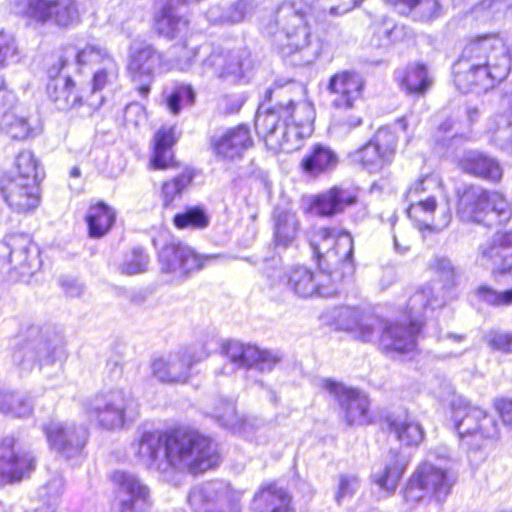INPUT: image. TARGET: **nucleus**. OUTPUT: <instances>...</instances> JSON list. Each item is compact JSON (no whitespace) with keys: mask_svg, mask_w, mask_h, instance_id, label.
I'll return each mask as SVG.
<instances>
[{"mask_svg":"<svg viewBox=\"0 0 512 512\" xmlns=\"http://www.w3.org/2000/svg\"><path fill=\"white\" fill-rule=\"evenodd\" d=\"M17 47L12 35L0 31V68L4 67L9 59L15 56Z\"/></svg>","mask_w":512,"mask_h":512,"instance_id":"nucleus-63","label":"nucleus"},{"mask_svg":"<svg viewBox=\"0 0 512 512\" xmlns=\"http://www.w3.org/2000/svg\"><path fill=\"white\" fill-rule=\"evenodd\" d=\"M15 164L17 169V173L15 174L16 176L22 178H27L29 176L39 182V163L31 151H21L16 157Z\"/></svg>","mask_w":512,"mask_h":512,"instance_id":"nucleus-55","label":"nucleus"},{"mask_svg":"<svg viewBox=\"0 0 512 512\" xmlns=\"http://www.w3.org/2000/svg\"><path fill=\"white\" fill-rule=\"evenodd\" d=\"M24 14L37 23L51 21L59 27H69L79 22L74 0H25Z\"/></svg>","mask_w":512,"mask_h":512,"instance_id":"nucleus-20","label":"nucleus"},{"mask_svg":"<svg viewBox=\"0 0 512 512\" xmlns=\"http://www.w3.org/2000/svg\"><path fill=\"white\" fill-rule=\"evenodd\" d=\"M47 95L58 110L68 111L86 105V92L75 91V84L71 77L59 78L49 81L47 84Z\"/></svg>","mask_w":512,"mask_h":512,"instance_id":"nucleus-32","label":"nucleus"},{"mask_svg":"<svg viewBox=\"0 0 512 512\" xmlns=\"http://www.w3.org/2000/svg\"><path fill=\"white\" fill-rule=\"evenodd\" d=\"M488 209L485 213V225L505 224L512 216V208L506 198L498 192L487 191Z\"/></svg>","mask_w":512,"mask_h":512,"instance_id":"nucleus-44","label":"nucleus"},{"mask_svg":"<svg viewBox=\"0 0 512 512\" xmlns=\"http://www.w3.org/2000/svg\"><path fill=\"white\" fill-rule=\"evenodd\" d=\"M86 411L93 415L106 430H117L135 421L139 414L138 401L123 389H111L96 394L87 404Z\"/></svg>","mask_w":512,"mask_h":512,"instance_id":"nucleus-9","label":"nucleus"},{"mask_svg":"<svg viewBox=\"0 0 512 512\" xmlns=\"http://www.w3.org/2000/svg\"><path fill=\"white\" fill-rule=\"evenodd\" d=\"M209 142L215 156L228 161L241 159L253 145L250 129L243 124L214 133Z\"/></svg>","mask_w":512,"mask_h":512,"instance_id":"nucleus-23","label":"nucleus"},{"mask_svg":"<svg viewBox=\"0 0 512 512\" xmlns=\"http://www.w3.org/2000/svg\"><path fill=\"white\" fill-rule=\"evenodd\" d=\"M460 165L465 172L492 182L502 178V168L498 161L479 151H467Z\"/></svg>","mask_w":512,"mask_h":512,"instance_id":"nucleus-35","label":"nucleus"},{"mask_svg":"<svg viewBox=\"0 0 512 512\" xmlns=\"http://www.w3.org/2000/svg\"><path fill=\"white\" fill-rule=\"evenodd\" d=\"M363 88L364 81L356 72L342 71L329 79L327 91L331 97V106L343 113L352 111L336 120L339 128L350 131L362 124V116L357 112V106L361 102Z\"/></svg>","mask_w":512,"mask_h":512,"instance_id":"nucleus-10","label":"nucleus"},{"mask_svg":"<svg viewBox=\"0 0 512 512\" xmlns=\"http://www.w3.org/2000/svg\"><path fill=\"white\" fill-rule=\"evenodd\" d=\"M397 439L406 446H418L423 438L422 426L410 415L397 416L389 423Z\"/></svg>","mask_w":512,"mask_h":512,"instance_id":"nucleus-41","label":"nucleus"},{"mask_svg":"<svg viewBox=\"0 0 512 512\" xmlns=\"http://www.w3.org/2000/svg\"><path fill=\"white\" fill-rule=\"evenodd\" d=\"M175 226L180 229L187 227L205 228L209 224V218L206 213L198 208H189L183 213H178L173 220Z\"/></svg>","mask_w":512,"mask_h":512,"instance_id":"nucleus-53","label":"nucleus"},{"mask_svg":"<svg viewBox=\"0 0 512 512\" xmlns=\"http://www.w3.org/2000/svg\"><path fill=\"white\" fill-rule=\"evenodd\" d=\"M428 269L439 277L444 287L450 288L456 285L459 271L449 258L445 256L433 257L428 263Z\"/></svg>","mask_w":512,"mask_h":512,"instance_id":"nucleus-47","label":"nucleus"},{"mask_svg":"<svg viewBox=\"0 0 512 512\" xmlns=\"http://www.w3.org/2000/svg\"><path fill=\"white\" fill-rule=\"evenodd\" d=\"M510 70V57L498 34L478 37L468 43L454 66V81L463 92H487L503 81Z\"/></svg>","mask_w":512,"mask_h":512,"instance_id":"nucleus-5","label":"nucleus"},{"mask_svg":"<svg viewBox=\"0 0 512 512\" xmlns=\"http://www.w3.org/2000/svg\"><path fill=\"white\" fill-rule=\"evenodd\" d=\"M310 246L319 269L330 274L338 270L343 280L353 275V239L349 233L320 227L312 234Z\"/></svg>","mask_w":512,"mask_h":512,"instance_id":"nucleus-6","label":"nucleus"},{"mask_svg":"<svg viewBox=\"0 0 512 512\" xmlns=\"http://www.w3.org/2000/svg\"><path fill=\"white\" fill-rule=\"evenodd\" d=\"M398 27L391 22L384 21L373 25V35L370 45L374 48H386L392 41L395 34L398 33Z\"/></svg>","mask_w":512,"mask_h":512,"instance_id":"nucleus-54","label":"nucleus"},{"mask_svg":"<svg viewBox=\"0 0 512 512\" xmlns=\"http://www.w3.org/2000/svg\"><path fill=\"white\" fill-rule=\"evenodd\" d=\"M116 219L115 210L100 202L91 206L86 216L89 236L92 238L103 237L113 226Z\"/></svg>","mask_w":512,"mask_h":512,"instance_id":"nucleus-40","label":"nucleus"},{"mask_svg":"<svg viewBox=\"0 0 512 512\" xmlns=\"http://www.w3.org/2000/svg\"><path fill=\"white\" fill-rule=\"evenodd\" d=\"M61 346L60 336L50 329L30 326L17 337L12 352L13 364L22 372H31L54 363Z\"/></svg>","mask_w":512,"mask_h":512,"instance_id":"nucleus-8","label":"nucleus"},{"mask_svg":"<svg viewBox=\"0 0 512 512\" xmlns=\"http://www.w3.org/2000/svg\"><path fill=\"white\" fill-rule=\"evenodd\" d=\"M286 284L299 297H333L339 292V283L343 280L338 270L332 274L319 269L314 273L305 266H294L285 274Z\"/></svg>","mask_w":512,"mask_h":512,"instance_id":"nucleus-13","label":"nucleus"},{"mask_svg":"<svg viewBox=\"0 0 512 512\" xmlns=\"http://www.w3.org/2000/svg\"><path fill=\"white\" fill-rule=\"evenodd\" d=\"M199 47L187 48L185 45H174L169 49V58L171 69L188 71L194 60L198 57Z\"/></svg>","mask_w":512,"mask_h":512,"instance_id":"nucleus-50","label":"nucleus"},{"mask_svg":"<svg viewBox=\"0 0 512 512\" xmlns=\"http://www.w3.org/2000/svg\"><path fill=\"white\" fill-rule=\"evenodd\" d=\"M413 9L423 21H430L441 15L442 8L438 0H417Z\"/></svg>","mask_w":512,"mask_h":512,"instance_id":"nucleus-62","label":"nucleus"},{"mask_svg":"<svg viewBox=\"0 0 512 512\" xmlns=\"http://www.w3.org/2000/svg\"><path fill=\"white\" fill-rule=\"evenodd\" d=\"M357 194L349 189L334 186L328 191L317 195L314 199V208L320 215L332 216L354 205Z\"/></svg>","mask_w":512,"mask_h":512,"instance_id":"nucleus-34","label":"nucleus"},{"mask_svg":"<svg viewBox=\"0 0 512 512\" xmlns=\"http://www.w3.org/2000/svg\"><path fill=\"white\" fill-rule=\"evenodd\" d=\"M453 484L454 479L446 469L424 462L409 478L403 491V498L411 506L431 500L442 503L449 495Z\"/></svg>","mask_w":512,"mask_h":512,"instance_id":"nucleus-11","label":"nucleus"},{"mask_svg":"<svg viewBox=\"0 0 512 512\" xmlns=\"http://www.w3.org/2000/svg\"><path fill=\"white\" fill-rule=\"evenodd\" d=\"M322 388L338 403L349 426H361L370 423V404L365 394L332 379H324Z\"/></svg>","mask_w":512,"mask_h":512,"instance_id":"nucleus-16","label":"nucleus"},{"mask_svg":"<svg viewBox=\"0 0 512 512\" xmlns=\"http://www.w3.org/2000/svg\"><path fill=\"white\" fill-rule=\"evenodd\" d=\"M112 480L117 486L119 512H145L150 507V489L136 475L116 471Z\"/></svg>","mask_w":512,"mask_h":512,"instance_id":"nucleus-22","label":"nucleus"},{"mask_svg":"<svg viewBox=\"0 0 512 512\" xmlns=\"http://www.w3.org/2000/svg\"><path fill=\"white\" fill-rule=\"evenodd\" d=\"M140 462L164 478L173 471L197 474L218 465L219 455L212 441L197 431L144 432L137 443Z\"/></svg>","mask_w":512,"mask_h":512,"instance_id":"nucleus-2","label":"nucleus"},{"mask_svg":"<svg viewBox=\"0 0 512 512\" xmlns=\"http://www.w3.org/2000/svg\"><path fill=\"white\" fill-rule=\"evenodd\" d=\"M37 122L17 104V98L11 91L0 92V131L13 139L24 140L38 133Z\"/></svg>","mask_w":512,"mask_h":512,"instance_id":"nucleus-18","label":"nucleus"},{"mask_svg":"<svg viewBox=\"0 0 512 512\" xmlns=\"http://www.w3.org/2000/svg\"><path fill=\"white\" fill-rule=\"evenodd\" d=\"M481 265L493 272L509 273L512 276V231L496 233L479 248Z\"/></svg>","mask_w":512,"mask_h":512,"instance_id":"nucleus-25","label":"nucleus"},{"mask_svg":"<svg viewBox=\"0 0 512 512\" xmlns=\"http://www.w3.org/2000/svg\"><path fill=\"white\" fill-rule=\"evenodd\" d=\"M212 417L223 427L234 430L240 420L236 413L235 404L229 399H219L212 411Z\"/></svg>","mask_w":512,"mask_h":512,"instance_id":"nucleus-49","label":"nucleus"},{"mask_svg":"<svg viewBox=\"0 0 512 512\" xmlns=\"http://www.w3.org/2000/svg\"><path fill=\"white\" fill-rule=\"evenodd\" d=\"M473 14L484 21L502 18L512 14V0H481L473 8Z\"/></svg>","mask_w":512,"mask_h":512,"instance_id":"nucleus-46","label":"nucleus"},{"mask_svg":"<svg viewBox=\"0 0 512 512\" xmlns=\"http://www.w3.org/2000/svg\"><path fill=\"white\" fill-rule=\"evenodd\" d=\"M477 295L486 303L494 306L512 305V288L498 292L488 286H480Z\"/></svg>","mask_w":512,"mask_h":512,"instance_id":"nucleus-59","label":"nucleus"},{"mask_svg":"<svg viewBox=\"0 0 512 512\" xmlns=\"http://www.w3.org/2000/svg\"><path fill=\"white\" fill-rule=\"evenodd\" d=\"M452 419L461 444L467 450L480 451L499 437L496 419L461 397L452 403Z\"/></svg>","mask_w":512,"mask_h":512,"instance_id":"nucleus-7","label":"nucleus"},{"mask_svg":"<svg viewBox=\"0 0 512 512\" xmlns=\"http://www.w3.org/2000/svg\"><path fill=\"white\" fill-rule=\"evenodd\" d=\"M32 402L23 393L0 389V411L12 417H27L32 412Z\"/></svg>","mask_w":512,"mask_h":512,"instance_id":"nucleus-43","label":"nucleus"},{"mask_svg":"<svg viewBox=\"0 0 512 512\" xmlns=\"http://www.w3.org/2000/svg\"><path fill=\"white\" fill-rule=\"evenodd\" d=\"M119 75V67L114 59H108L106 64L97 69L93 75L92 85L86 92V105L89 108L88 113L99 109L104 102L102 91L106 87L113 86Z\"/></svg>","mask_w":512,"mask_h":512,"instance_id":"nucleus-33","label":"nucleus"},{"mask_svg":"<svg viewBox=\"0 0 512 512\" xmlns=\"http://www.w3.org/2000/svg\"><path fill=\"white\" fill-rule=\"evenodd\" d=\"M437 186L436 179L431 175H426L425 177L420 178L416 182H414L406 192V200L410 202V206L408 209L409 216L417 215L420 212H424L425 214H432L436 207L437 202L436 199L432 196H429L425 199L419 198L417 199L421 193L427 192L432 188Z\"/></svg>","mask_w":512,"mask_h":512,"instance_id":"nucleus-38","label":"nucleus"},{"mask_svg":"<svg viewBox=\"0 0 512 512\" xmlns=\"http://www.w3.org/2000/svg\"><path fill=\"white\" fill-rule=\"evenodd\" d=\"M485 340L494 350L505 353L512 352V334L500 331H490L485 335Z\"/></svg>","mask_w":512,"mask_h":512,"instance_id":"nucleus-61","label":"nucleus"},{"mask_svg":"<svg viewBox=\"0 0 512 512\" xmlns=\"http://www.w3.org/2000/svg\"><path fill=\"white\" fill-rule=\"evenodd\" d=\"M459 193L458 215L467 222L483 223L488 209L487 191L479 186H466Z\"/></svg>","mask_w":512,"mask_h":512,"instance_id":"nucleus-30","label":"nucleus"},{"mask_svg":"<svg viewBox=\"0 0 512 512\" xmlns=\"http://www.w3.org/2000/svg\"><path fill=\"white\" fill-rule=\"evenodd\" d=\"M0 252H9V262L22 276H29L39 267L38 249L26 235H11L0 243Z\"/></svg>","mask_w":512,"mask_h":512,"instance_id":"nucleus-26","label":"nucleus"},{"mask_svg":"<svg viewBox=\"0 0 512 512\" xmlns=\"http://www.w3.org/2000/svg\"><path fill=\"white\" fill-rule=\"evenodd\" d=\"M188 21L181 15L177 1L167 0L154 14V29L159 36L173 40L186 33Z\"/></svg>","mask_w":512,"mask_h":512,"instance_id":"nucleus-28","label":"nucleus"},{"mask_svg":"<svg viewBox=\"0 0 512 512\" xmlns=\"http://www.w3.org/2000/svg\"><path fill=\"white\" fill-rule=\"evenodd\" d=\"M198 57L201 58L199 74L201 76L217 77L223 76L222 65L227 58L221 47L205 44L199 46Z\"/></svg>","mask_w":512,"mask_h":512,"instance_id":"nucleus-42","label":"nucleus"},{"mask_svg":"<svg viewBox=\"0 0 512 512\" xmlns=\"http://www.w3.org/2000/svg\"><path fill=\"white\" fill-rule=\"evenodd\" d=\"M258 6L257 0H238L225 14V20L239 23L250 18Z\"/></svg>","mask_w":512,"mask_h":512,"instance_id":"nucleus-58","label":"nucleus"},{"mask_svg":"<svg viewBox=\"0 0 512 512\" xmlns=\"http://www.w3.org/2000/svg\"><path fill=\"white\" fill-rule=\"evenodd\" d=\"M273 240L277 247L292 246L298 236L300 223L296 213L286 207L277 205L272 213Z\"/></svg>","mask_w":512,"mask_h":512,"instance_id":"nucleus-31","label":"nucleus"},{"mask_svg":"<svg viewBox=\"0 0 512 512\" xmlns=\"http://www.w3.org/2000/svg\"><path fill=\"white\" fill-rule=\"evenodd\" d=\"M42 430L50 447L66 459L78 456L88 437L87 429L72 421L51 420Z\"/></svg>","mask_w":512,"mask_h":512,"instance_id":"nucleus-17","label":"nucleus"},{"mask_svg":"<svg viewBox=\"0 0 512 512\" xmlns=\"http://www.w3.org/2000/svg\"><path fill=\"white\" fill-rule=\"evenodd\" d=\"M223 350L232 364L248 370L270 372L281 360V356L277 352L260 350L254 345H246L238 341L228 342Z\"/></svg>","mask_w":512,"mask_h":512,"instance_id":"nucleus-24","label":"nucleus"},{"mask_svg":"<svg viewBox=\"0 0 512 512\" xmlns=\"http://www.w3.org/2000/svg\"><path fill=\"white\" fill-rule=\"evenodd\" d=\"M227 58L226 63L222 65L223 76L219 78L230 81L231 83H237L244 77V63L238 54L227 52L225 53Z\"/></svg>","mask_w":512,"mask_h":512,"instance_id":"nucleus-57","label":"nucleus"},{"mask_svg":"<svg viewBox=\"0 0 512 512\" xmlns=\"http://www.w3.org/2000/svg\"><path fill=\"white\" fill-rule=\"evenodd\" d=\"M445 301L436 295L433 287L426 284L420 287L408 300L407 315L409 324L384 321L378 317L365 316L357 308H342L339 325L350 331L362 342H371L379 336V344L386 353L404 354L415 350L416 335L420 332V318L428 309L442 307Z\"/></svg>","mask_w":512,"mask_h":512,"instance_id":"nucleus-1","label":"nucleus"},{"mask_svg":"<svg viewBox=\"0 0 512 512\" xmlns=\"http://www.w3.org/2000/svg\"><path fill=\"white\" fill-rule=\"evenodd\" d=\"M193 178V173L186 170L172 180L164 182L161 187L163 207L168 208L179 199L183 191L192 183Z\"/></svg>","mask_w":512,"mask_h":512,"instance_id":"nucleus-45","label":"nucleus"},{"mask_svg":"<svg viewBox=\"0 0 512 512\" xmlns=\"http://www.w3.org/2000/svg\"><path fill=\"white\" fill-rule=\"evenodd\" d=\"M127 70L132 80L140 83L139 94L146 97L155 72L171 70V63L164 53L151 44H142L130 47Z\"/></svg>","mask_w":512,"mask_h":512,"instance_id":"nucleus-12","label":"nucleus"},{"mask_svg":"<svg viewBox=\"0 0 512 512\" xmlns=\"http://www.w3.org/2000/svg\"><path fill=\"white\" fill-rule=\"evenodd\" d=\"M409 459L406 455L391 449L382 466L375 468L371 474V480L379 489L387 495L395 493Z\"/></svg>","mask_w":512,"mask_h":512,"instance_id":"nucleus-27","label":"nucleus"},{"mask_svg":"<svg viewBox=\"0 0 512 512\" xmlns=\"http://www.w3.org/2000/svg\"><path fill=\"white\" fill-rule=\"evenodd\" d=\"M72 58L79 67L97 63H101L104 66L108 59H114L105 48L98 44H87L81 49H75V54Z\"/></svg>","mask_w":512,"mask_h":512,"instance_id":"nucleus-48","label":"nucleus"},{"mask_svg":"<svg viewBox=\"0 0 512 512\" xmlns=\"http://www.w3.org/2000/svg\"><path fill=\"white\" fill-rule=\"evenodd\" d=\"M396 147V135L389 128H379L374 136L351 153L350 157L367 172L379 173L394 160Z\"/></svg>","mask_w":512,"mask_h":512,"instance_id":"nucleus-14","label":"nucleus"},{"mask_svg":"<svg viewBox=\"0 0 512 512\" xmlns=\"http://www.w3.org/2000/svg\"><path fill=\"white\" fill-rule=\"evenodd\" d=\"M124 119L127 124L139 126L146 120L145 107L138 102L128 104L124 109Z\"/></svg>","mask_w":512,"mask_h":512,"instance_id":"nucleus-64","label":"nucleus"},{"mask_svg":"<svg viewBox=\"0 0 512 512\" xmlns=\"http://www.w3.org/2000/svg\"><path fill=\"white\" fill-rule=\"evenodd\" d=\"M338 164V153L324 144L313 145L310 152L301 161L303 170L312 176L331 172Z\"/></svg>","mask_w":512,"mask_h":512,"instance_id":"nucleus-36","label":"nucleus"},{"mask_svg":"<svg viewBox=\"0 0 512 512\" xmlns=\"http://www.w3.org/2000/svg\"><path fill=\"white\" fill-rule=\"evenodd\" d=\"M249 263L256 265L268 278L272 279L273 282L276 279L282 280L283 273L281 270V258L279 256H272L270 258H263L261 260L253 261L251 258H245Z\"/></svg>","mask_w":512,"mask_h":512,"instance_id":"nucleus-60","label":"nucleus"},{"mask_svg":"<svg viewBox=\"0 0 512 512\" xmlns=\"http://www.w3.org/2000/svg\"><path fill=\"white\" fill-rule=\"evenodd\" d=\"M291 498L275 484H269L255 494L252 509L255 512H290Z\"/></svg>","mask_w":512,"mask_h":512,"instance_id":"nucleus-37","label":"nucleus"},{"mask_svg":"<svg viewBox=\"0 0 512 512\" xmlns=\"http://www.w3.org/2000/svg\"><path fill=\"white\" fill-rule=\"evenodd\" d=\"M222 257L220 254L199 255L191 247L180 241L167 243L159 251L161 271L179 277L200 270L206 263Z\"/></svg>","mask_w":512,"mask_h":512,"instance_id":"nucleus-15","label":"nucleus"},{"mask_svg":"<svg viewBox=\"0 0 512 512\" xmlns=\"http://www.w3.org/2000/svg\"><path fill=\"white\" fill-rule=\"evenodd\" d=\"M149 256L142 248H134L129 254L125 256L123 263L119 269L122 274L133 276L136 274L144 273L148 269Z\"/></svg>","mask_w":512,"mask_h":512,"instance_id":"nucleus-51","label":"nucleus"},{"mask_svg":"<svg viewBox=\"0 0 512 512\" xmlns=\"http://www.w3.org/2000/svg\"><path fill=\"white\" fill-rule=\"evenodd\" d=\"M295 83L283 86L275 84L265 93V99L275 103L263 112L261 106L255 119L257 133L264 137L267 147L273 151L298 150L305 137L313 132L315 110L311 103L296 101L291 97Z\"/></svg>","mask_w":512,"mask_h":512,"instance_id":"nucleus-3","label":"nucleus"},{"mask_svg":"<svg viewBox=\"0 0 512 512\" xmlns=\"http://www.w3.org/2000/svg\"><path fill=\"white\" fill-rule=\"evenodd\" d=\"M195 101V92L189 85L176 87L167 98V106L173 114H178L182 104L191 105Z\"/></svg>","mask_w":512,"mask_h":512,"instance_id":"nucleus-56","label":"nucleus"},{"mask_svg":"<svg viewBox=\"0 0 512 512\" xmlns=\"http://www.w3.org/2000/svg\"><path fill=\"white\" fill-rule=\"evenodd\" d=\"M396 78L409 94H424L432 85L428 68L421 63L408 65L404 71L397 73Z\"/></svg>","mask_w":512,"mask_h":512,"instance_id":"nucleus-39","label":"nucleus"},{"mask_svg":"<svg viewBox=\"0 0 512 512\" xmlns=\"http://www.w3.org/2000/svg\"><path fill=\"white\" fill-rule=\"evenodd\" d=\"M35 463L32 452L18 447L13 437H5L0 442V485L21 481L34 470Z\"/></svg>","mask_w":512,"mask_h":512,"instance_id":"nucleus-19","label":"nucleus"},{"mask_svg":"<svg viewBox=\"0 0 512 512\" xmlns=\"http://www.w3.org/2000/svg\"><path fill=\"white\" fill-rule=\"evenodd\" d=\"M280 4L265 31L273 36L284 55L300 51L310 43L309 21H326L327 16L343 15L363 0H304Z\"/></svg>","mask_w":512,"mask_h":512,"instance_id":"nucleus-4","label":"nucleus"},{"mask_svg":"<svg viewBox=\"0 0 512 512\" xmlns=\"http://www.w3.org/2000/svg\"><path fill=\"white\" fill-rule=\"evenodd\" d=\"M197 360L190 352L173 355L168 359H156L152 363L153 375L163 383L185 382L188 379L191 366Z\"/></svg>","mask_w":512,"mask_h":512,"instance_id":"nucleus-29","label":"nucleus"},{"mask_svg":"<svg viewBox=\"0 0 512 512\" xmlns=\"http://www.w3.org/2000/svg\"><path fill=\"white\" fill-rule=\"evenodd\" d=\"M361 487V480L356 474H340L335 492V501L342 505L344 501L351 500Z\"/></svg>","mask_w":512,"mask_h":512,"instance_id":"nucleus-52","label":"nucleus"},{"mask_svg":"<svg viewBox=\"0 0 512 512\" xmlns=\"http://www.w3.org/2000/svg\"><path fill=\"white\" fill-rule=\"evenodd\" d=\"M0 192L9 208L17 213L32 211L39 205V182L29 176L3 175Z\"/></svg>","mask_w":512,"mask_h":512,"instance_id":"nucleus-21","label":"nucleus"}]
</instances>
